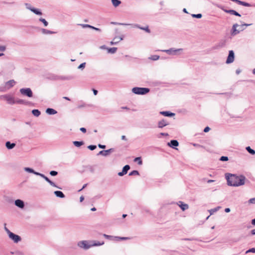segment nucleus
<instances>
[{
    "mask_svg": "<svg viewBox=\"0 0 255 255\" xmlns=\"http://www.w3.org/2000/svg\"><path fill=\"white\" fill-rule=\"evenodd\" d=\"M159 56L156 55H152L149 57L150 59H151L152 60H154V61L159 59Z\"/></svg>",
    "mask_w": 255,
    "mask_h": 255,
    "instance_id": "c9c22d12",
    "label": "nucleus"
},
{
    "mask_svg": "<svg viewBox=\"0 0 255 255\" xmlns=\"http://www.w3.org/2000/svg\"><path fill=\"white\" fill-rule=\"evenodd\" d=\"M5 50V47L4 46H0V51H4Z\"/></svg>",
    "mask_w": 255,
    "mask_h": 255,
    "instance_id": "864d4df0",
    "label": "nucleus"
},
{
    "mask_svg": "<svg viewBox=\"0 0 255 255\" xmlns=\"http://www.w3.org/2000/svg\"><path fill=\"white\" fill-rule=\"evenodd\" d=\"M234 1L238 3L239 4H241V5H244V6H250V4L249 3L245 2H244V1H240L239 0H234Z\"/></svg>",
    "mask_w": 255,
    "mask_h": 255,
    "instance_id": "b1692460",
    "label": "nucleus"
},
{
    "mask_svg": "<svg viewBox=\"0 0 255 255\" xmlns=\"http://www.w3.org/2000/svg\"><path fill=\"white\" fill-rule=\"evenodd\" d=\"M121 138H122V139H123V140H127V138L125 135H122Z\"/></svg>",
    "mask_w": 255,
    "mask_h": 255,
    "instance_id": "69168bd1",
    "label": "nucleus"
},
{
    "mask_svg": "<svg viewBox=\"0 0 255 255\" xmlns=\"http://www.w3.org/2000/svg\"><path fill=\"white\" fill-rule=\"evenodd\" d=\"M123 39V37H116L113 40L110 42L111 45L116 44Z\"/></svg>",
    "mask_w": 255,
    "mask_h": 255,
    "instance_id": "f3484780",
    "label": "nucleus"
},
{
    "mask_svg": "<svg viewBox=\"0 0 255 255\" xmlns=\"http://www.w3.org/2000/svg\"><path fill=\"white\" fill-rule=\"evenodd\" d=\"M119 24L123 25H132L133 27L138 28L140 29L145 30L146 32H147L148 33H150V32L149 29L148 28V26L143 27H140V26H139L137 24H127V23H119Z\"/></svg>",
    "mask_w": 255,
    "mask_h": 255,
    "instance_id": "1a4fd4ad",
    "label": "nucleus"
},
{
    "mask_svg": "<svg viewBox=\"0 0 255 255\" xmlns=\"http://www.w3.org/2000/svg\"><path fill=\"white\" fill-rule=\"evenodd\" d=\"M54 194L58 197L63 198L65 197V195L62 191H56L54 192Z\"/></svg>",
    "mask_w": 255,
    "mask_h": 255,
    "instance_id": "5701e85b",
    "label": "nucleus"
},
{
    "mask_svg": "<svg viewBox=\"0 0 255 255\" xmlns=\"http://www.w3.org/2000/svg\"><path fill=\"white\" fill-rule=\"evenodd\" d=\"M248 202L249 204H255V198L250 199Z\"/></svg>",
    "mask_w": 255,
    "mask_h": 255,
    "instance_id": "79ce46f5",
    "label": "nucleus"
},
{
    "mask_svg": "<svg viewBox=\"0 0 255 255\" xmlns=\"http://www.w3.org/2000/svg\"><path fill=\"white\" fill-rule=\"evenodd\" d=\"M79 25L81 26L83 28H91L92 25L87 24H79Z\"/></svg>",
    "mask_w": 255,
    "mask_h": 255,
    "instance_id": "ea45409f",
    "label": "nucleus"
},
{
    "mask_svg": "<svg viewBox=\"0 0 255 255\" xmlns=\"http://www.w3.org/2000/svg\"><path fill=\"white\" fill-rule=\"evenodd\" d=\"M88 148L91 150H93L96 148V146L94 145H90L88 146Z\"/></svg>",
    "mask_w": 255,
    "mask_h": 255,
    "instance_id": "37998d69",
    "label": "nucleus"
},
{
    "mask_svg": "<svg viewBox=\"0 0 255 255\" xmlns=\"http://www.w3.org/2000/svg\"><path fill=\"white\" fill-rule=\"evenodd\" d=\"M218 208H219V207L211 209L210 210V214L212 215L214 213L217 212L218 211Z\"/></svg>",
    "mask_w": 255,
    "mask_h": 255,
    "instance_id": "a19ab883",
    "label": "nucleus"
},
{
    "mask_svg": "<svg viewBox=\"0 0 255 255\" xmlns=\"http://www.w3.org/2000/svg\"><path fill=\"white\" fill-rule=\"evenodd\" d=\"M31 11L34 13L35 14L41 15H42V13L41 11V10L39 9H37L35 8H33V9H31Z\"/></svg>",
    "mask_w": 255,
    "mask_h": 255,
    "instance_id": "393cba45",
    "label": "nucleus"
},
{
    "mask_svg": "<svg viewBox=\"0 0 255 255\" xmlns=\"http://www.w3.org/2000/svg\"><path fill=\"white\" fill-rule=\"evenodd\" d=\"M19 92L21 95L29 98H31L33 96L32 92L29 88H21L20 89Z\"/></svg>",
    "mask_w": 255,
    "mask_h": 255,
    "instance_id": "0eeeda50",
    "label": "nucleus"
},
{
    "mask_svg": "<svg viewBox=\"0 0 255 255\" xmlns=\"http://www.w3.org/2000/svg\"><path fill=\"white\" fill-rule=\"evenodd\" d=\"M98 146H99V148H102V149H105L106 148V145H102V144H99L98 145Z\"/></svg>",
    "mask_w": 255,
    "mask_h": 255,
    "instance_id": "4d7b16f0",
    "label": "nucleus"
},
{
    "mask_svg": "<svg viewBox=\"0 0 255 255\" xmlns=\"http://www.w3.org/2000/svg\"><path fill=\"white\" fill-rule=\"evenodd\" d=\"M210 128H209V127H206V128H204V131L205 132H207L209 131L210 130Z\"/></svg>",
    "mask_w": 255,
    "mask_h": 255,
    "instance_id": "5fc2aeb1",
    "label": "nucleus"
},
{
    "mask_svg": "<svg viewBox=\"0 0 255 255\" xmlns=\"http://www.w3.org/2000/svg\"><path fill=\"white\" fill-rule=\"evenodd\" d=\"M57 171H51L50 172V174L51 175H56L57 174Z\"/></svg>",
    "mask_w": 255,
    "mask_h": 255,
    "instance_id": "3c124183",
    "label": "nucleus"
},
{
    "mask_svg": "<svg viewBox=\"0 0 255 255\" xmlns=\"http://www.w3.org/2000/svg\"><path fill=\"white\" fill-rule=\"evenodd\" d=\"M132 92L137 95H144L149 92V89L147 88L134 87L132 89Z\"/></svg>",
    "mask_w": 255,
    "mask_h": 255,
    "instance_id": "20e7f679",
    "label": "nucleus"
},
{
    "mask_svg": "<svg viewBox=\"0 0 255 255\" xmlns=\"http://www.w3.org/2000/svg\"><path fill=\"white\" fill-rule=\"evenodd\" d=\"M139 173L137 170H133L128 175H138Z\"/></svg>",
    "mask_w": 255,
    "mask_h": 255,
    "instance_id": "58836bf2",
    "label": "nucleus"
},
{
    "mask_svg": "<svg viewBox=\"0 0 255 255\" xmlns=\"http://www.w3.org/2000/svg\"><path fill=\"white\" fill-rule=\"evenodd\" d=\"M46 181H47L51 186L56 187L54 182L51 181L47 176H42Z\"/></svg>",
    "mask_w": 255,
    "mask_h": 255,
    "instance_id": "c756f323",
    "label": "nucleus"
},
{
    "mask_svg": "<svg viewBox=\"0 0 255 255\" xmlns=\"http://www.w3.org/2000/svg\"><path fill=\"white\" fill-rule=\"evenodd\" d=\"M251 24H244V25H239L238 24H235L233 25L232 27V29L231 31L232 35H236L240 33V31H242L244 30V26H249L251 25Z\"/></svg>",
    "mask_w": 255,
    "mask_h": 255,
    "instance_id": "7ed1b4c3",
    "label": "nucleus"
},
{
    "mask_svg": "<svg viewBox=\"0 0 255 255\" xmlns=\"http://www.w3.org/2000/svg\"><path fill=\"white\" fill-rule=\"evenodd\" d=\"M14 204L15 206H16L17 207H18L21 209L23 208L24 207V202L22 200H20V199L16 200L14 202Z\"/></svg>",
    "mask_w": 255,
    "mask_h": 255,
    "instance_id": "4468645a",
    "label": "nucleus"
},
{
    "mask_svg": "<svg viewBox=\"0 0 255 255\" xmlns=\"http://www.w3.org/2000/svg\"><path fill=\"white\" fill-rule=\"evenodd\" d=\"M32 114L35 117H38L40 115V112L38 110H33L32 111Z\"/></svg>",
    "mask_w": 255,
    "mask_h": 255,
    "instance_id": "2f4dec72",
    "label": "nucleus"
},
{
    "mask_svg": "<svg viewBox=\"0 0 255 255\" xmlns=\"http://www.w3.org/2000/svg\"><path fill=\"white\" fill-rule=\"evenodd\" d=\"M42 33L45 34H51L55 33V32H54V31H50V30H47L46 29H44V28L42 29Z\"/></svg>",
    "mask_w": 255,
    "mask_h": 255,
    "instance_id": "a878e982",
    "label": "nucleus"
},
{
    "mask_svg": "<svg viewBox=\"0 0 255 255\" xmlns=\"http://www.w3.org/2000/svg\"><path fill=\"white\" fill-rule=\"evenodd\" d=\"M84 200V197L83 196H81L80 198V202H82Z\"/></svg>",
    "mask_w": 255,
    "mask_h": 255,
    "instance_id": "052dcab7",
    "label": "nucleus"
},
{
    "mask_svg": "<svg viewBox=\"0 0 255 255\" xmlns=\"http://www.w3.org/2000/svg\"><path fill=\"white\" fill-rule=\"evenodd\" d=\"M100 48L101 49H107V48H107V47H106V46L105 45H102V46H101L100 47Z\"/></svg>",
    "mask_w": 255,
    "mask_h": 255,
    "instance_id": "bf43d9fd",
    "label": "nucleus"
},
{
    "mask_svg": "<svg viewBox=\"0 0 255 255\" xmlns=\"http://www.w3.org/2000/svg\"><path fill=\"white\" fill-rule=\"evenodd\" d=\"M221 8L226 13H230L233 15H235L238 16H241L240 14L234 10H227L224 7H221Z\"/></svg>",
    "mask_w": 255,
    "mask_h": 255,
    "instance_id": "ddd939ff",
    "label": "nucleus"
},
{
    "mask_svg": "<svg viewBox=\"0 0 255 255\" xmlns=\"http://www.w3.org/2000/svg\"><path fill=\"white\" fill-rule=\"evenodd\" d=\"M91 28L93 29H94V30H95L96 31H101V29H99L98 28H97V27H95L93 26H92Z\"/></svg>",
    "mask_w": 255,
    "mask_h": 255,
    "instance_id": "13d9d810",
    "label": "nucleus"
},
{
    "mask_svg": "<svg viewBox=\"0 0 255 255\" xmlns=\"http://www.w3.org/2000/svg\"><path fill=\"white\" fill-rule=\"evenodd\" d=\"M192 16L193 17H196V18H200L202 17V14L199 13V14H193L192 15Z\"/></svg>",
    "mask_w": 255,
    "mask_h": 255,
    "instance_id": "a18cd8bd",
    "label": "nucleus"
},
{
    "mask_svg": "<svg viewBox=\"0 0 255 255\" xmlns=\"http://www.w3.org/2000/svg\"><path fill=\"white\" fill-rule=\"evenodd\" d=\"M114 149L113 148H110L106 150H101L97 154V155H102L104 156H107L109 155L110 153L114 151Z\"/></svg>",
    "mask_w": 255,
    "mask_h": 255,
    "instance_id": "f8f14e48",
    "label": "nucleus"
},
{
    "mask_svg": "<svg viewBox=\"0 0 255 255\" xmlns=\"http://www.w3.org/2000/svg\"><path fill=\"white\" fill-rule=\"evenodd\" d=\"M252 224L253 225H255V218L252 221Z\"/></svg>",
    "mask_w": 255,
    "mask_h": 255,
    "instance_id": "774afa93",
    "label": "nucleus"
},
{
    "mask_svg": "<svg viewBox=\"0 0 255 255\" xmlns=\"http://www.w3.org/2000/svg\"><path fill=\"white\" fill-rule=\"evenodd\" d=\"M39 20L43 23L45 26H47L48 25V23L44 18H40Z\"/></svg>",
    "mask_w": 255,
    "mask_h": 255,
    "instance_id": "f704fd0d",
    "label": "nucleus"
},
{
    "mask_svg": "<svg viewBox=\"0 0 255 255\" xmlns=\"http://www.w3.org/2000/svg\"><path fill=\"white\" fill-rule=\"evenodd\" d=\"M77 245L79 247L82 248L84 250H88L92 247L91 241H82L78 243Z\"/></svg>",
    "mask_w": 255,
    "mask_h": 255,
    "instance_id": "39448f33",
    "label": "nucleus"
},
{
    "mask_svg": "<svg viewBox=\"0 0 255 255\" xmlns=\"http://www.w3.org/2000/svg\"><path fill=\"white\" fill-rule=\"evenodd\" d=\"M85 65H86V63H83L79 66L78 68L81 69L82 68H84L85 66Z\"/></svg>",
    "mask_w": 255,
    "mask_h": 255,
    "instance_id": "8fccbe9b",
    "label": "nucleus"
},
{
    "mask_svg": "<svg viewBox=\"0 0 255 255\" xmlns=\"http://www.w3.org/2000/svg\"><path fill=\"white\" fill-rule=\"evenodd\" d=\"M160 114L163 115L164 116H166V117H171V116H173L175 115L174 113H171L168 111L160 112Z\"/></svg>",
    "mask_w": 255,
    "mask_h": 255,
    "instance_id": "412c9836",
    "label": "nucleus"
},
{
    "mask_svg": "<svg viewBox=\"0 0 255 255\" xmlns=\"http://www.w3.org/2000/svg\"><path fill=\"white\" fill-rule=\"evenodd\" d=\"M130 169V166L128 165H125L122 170L123 173H124L125 174L127 173L128 171Z\"/></svg>",
    "mask_w": 255,
    "mask_h": 255,
    "instance_id": "cd10ccee",
    "label": "nucleus"
},
{
    "mask_svg": "<svg viewBox=\"0 0 255 255\" xmlns=\"http://www.w3.org/2000/svg\"><path fill=\"white\" fill-rule=\"evenodd\" d=\"M250 252L255 253V248L250 249V250H249L248 251H247L246 252V253H250Z\"/></svg>",
    "mask_w": 255,
    "mask_h": 255,
    "instance_id": "de8ad7c7",
    "label": "nucleus"
},
{
    "mask_svg": "<svg viewBox=\"0 0 255 255\" xmlns=\"http://www.w3.org/2000/svg\"><path fill=\"white\" fill-rule=\"evenodd\" d=\"M117 50L116 47L108 48H107L108 52L109 53H115Z\"/></svg>",
    "mask_w": 255,
    "mask_h": 255,
    "instance_id": "c85d7f7f",
    "label": "nucleus"
},
{
    "mask_svg": "<svg viewBox=\"0 0 255 255\" xmlns=\"http://www.w3.org/2000/svg\"><path fill=\"white\" fill-rule=\"evenodd\" d=\"M25 5L26 8L27 9L30 10V11H31V9H33L34 8L33 7L31 6L30 4L28 3H25Z\"/></svg>",
    "mask_w": 255,
    "mask_h": 255,
    "instance_id": "4c0bfd02",
    "label": "nucleus"
},
{
    "mask_svg": "<svg viewBox=\"0 0 255 255\" xmlns=\"http://www.w3.org/2000/svg\"><path fill=\"white\" fill-rule=\"evenodd\" d=\"M46 113L47 114H49V115H55L56 114L57 112L56 110H55L54 109H51V108H48L46 109Z\"/></svg>",
    "mask_w": 255,
    "mask_h": 255,
    "instance_id": "4be33fe9",
    "label": "nucleus"
},
{
    "mask_svg": "<svg viewBox=\"0 0 255 255\" xmlns=\"http://www.w3.org/2000/svg\"><path fill=\"white\" fill-rule=\"evenodd\" d=\"M251 234L252 235H255V229H253L251 231Z\"/></svg>",
    "mask_w": 255,
    "mask_h": 255,
    "instance_id": "0e129e2a",
    "label": "nucleus"
},
{
    "mask_svg": "<svg viewBox=\"0 0 255 255\" xmlns=\"http://www.w3.org/2000/svg\"><path fill=\"white\" fill-rule=\"evenodd\" d=\"M4 225L5 226L6 224H5ZM4 230L7 233L8 236L10 234V233H11L5 226L4 227Z\"/></svg>",
    "mask_w": 255,
    "mask_h": 255,
    "instance_id": "09e8293b",
    "label": "nucleus"
},
{
    "mask_svg": "<svg viewBox=\"0 0 255 255\" xmlns=\"http://www.w3.org/2000/svg\"><path fill=\"white\" fill-rule=\"evenodd\" d=\"M176 204L179 206L182 211H184L189 208V205L187 204L184 203L183 202L179 201Z\"/></svg>",
    "mask_w": 255,
    "mask_h": 255,
    "instance_id": "9d476101",
    "label": "nucleus"
},
{
    "mask_svg": "<svg viewBox=\"0 0 255 255\" xmlns=\"http://www.w3.org/2000/svg\"><path fill=\"white\" fill-rule=\"evenodd\" d=\"M80 130L84 133H85L86 132V129L85 128H80Z\"/></svg>",
    "mask_w": 255,
    "mask_h": 255,
    "instance_id": "6e6d98bb",
    "label": "nucleus"
},
{
    "mask_svg": "<svg viewBox=\"0 0 255 255\" xmlns=\"http://www.w3.org/2000/svg\"><path fill=\"white\" fill-rule=\"evenodd\" d=\"M24 169L25 171L30 173H33L36 175H44L43 174L34 171L32 168L29 167H25Z\"/></svg>",
    "mask_w": 255,
    "mask_h": 255,
    "instance_id": "2eb2a0df",
    "label": "nucleus"
},
{
    "mask_svg": "<svg viewBox=\"0 0 255 255\" xmlns=\"http://www.w3.org/2000/svg\"><path fill=\"white\" fill-rule=\"evenodd\" d=\"M103 236L105 238L109 240H112L114 238V237L112 236L107 235L106 234H104Z\"/></svg>",
    "mask_w": 255,
    "mask_h": 255,
    "instance_id": "c03bdc74",
    "label": "nucleus"
},
{
    "mask_svg": "<svg viewBox=\"0 0 255 255\" xmlns=\"http://www.w3.org/2000/svg\"><path fill=\"white\" fill-rule=\"evenodd\" d=\"M87 184H84L83 185V187L81 189L79 190V191H81V190H82L83 189H84L87 186Z\"/></svg>",
    "mask_w": 255,
    "mask_h": 255,
    "instance_id": "680f3d73",
    "label": "nucleus"
},
{
    "mask_svg": "<svg viewBox=\"0 0 255 255\" xmlns=\"http://www.w3.org/2000/svg\"><path fill=\"white\" fill-rule=\"evenodd\" d=\"M160 51L165 52L169 55H174L175 54V49L174 48H170L168 50H161Z\"/></svg>",
    "mask_w": 255,
    "mask_h": 255,
    "instance_id": "dca6fc26",
    "label": "nucleus"
},
{
    "mask_svg": "<svg viewBox=\"0 0 255 255\" xmlns=\"http://www.w3.org/2000/svg\"><path fill=\"white\" fill-rule=\"evenodd\" d=\"M234 60V53L233 51L230 50L229 51V55L227 58L226 63H232Z\"/></svg>",
    "mask_w": 255,
    "mask_h": 255,
    "instance_id": "9b49d317",
    "label": "nucleus"
},
{
    "mask_svg": "<svg viewBox=\"0 0 255 255\" xmlns=\"http://www.w3.org/2000/svg\"><path fill=\"white\" fill-rule=\"evenodd\" d=\"M8 237L15 243H17L21 240V238L19 236L14 234L12 232L10 233V234L8 235Z\"/></svg>",
    "mask_w": 255,
    "mask_h": 255,
    "instance_id": "6e6552de",
    "label": "nucleus"
},
{
    "mask_svg": "<svg viewBox=\"0 0 255 255\" xmlns=\"http://www.w3.org/2000/svg\"><path fill=\"white\" fill-rule=\"evenodd\" d=\"M93 91L94 94L95 95H96L97 94V93H98L97 90L93 89Z\"/></svg>",
    "mask_w": 255,
    "mask_h": 255,
    "instance_id": "338daca9",
    "label": "nucleus"
},
{
    "mask_svg": "<svg viewBox=\"0 0 255 255\" xmlns=\"http://www.w3.org/2000/svg\"><path fill=\"white\" fill-rule=\"evenodd\" d=\"M134 161L135 162H137L138 164L139 165H141L142 164V160L141 159V157H136L134 159Z\"/></svg>",
    "mask_w": 255,
    "mask_h": 255,
    "instance_id": "72a5a7b5",
    "label": "nucleus"
},
{
    "mask_svg": "<svg viewBox=\"0 0 255 255\" xmlns=\"http://www.w3.org/2000/svg\"><path fill=\"white\" fill-rule=\"evenodd\" d=\"M0 99L4 100L8 104L14 105V104H21V105H26L28 102L26 101L18 98H15V97L11 94H5L1 95L0 97Z\"/></svg>",
    "mask_w": 255,
    "mask_h": 255,
    "instance_id": "f257e3e1",
    "label": "nucleus"
},
{
    "mask_svg": "<svg viewBox=\"0 0 255 255\" xmlns=\"http://www.w3.org/2000/svg\"><path fill=\"white\" fill-rule=\"evenodd\" d=\"M112 0L113 5L115 7H117L121 3V1L119 0Z\"/></svg>",
    "mask_w": 255,
    "mask_h": 255,
    "instance_id": "bb28decb",
    "label": "nucleus"
},
{
    "mask_svg": "<svg viewBox=\"0 0 255 255\" xmlns=\"http://www.w3.org/2000/svg\"><path fill=\"white\" fill-rule=\"evenodd\" d=\"M167 144L173 149H175V140H172L170 142H168Z\"/></svg>",
    "mask_w": 255,
    "mask_h": 255,
    "instance_id": "7c9ffc66",
    "label": "nucleus"
},
{
    "mask_svg": "<svg viewBox=\"0 0 255 255\" xmlns=\"http://www.w3.org/2000/svg\"><path fill=\"white\" fill-rule=\"evenodd\" d=\"M167 124L168 123L166 121L162 120L158 122V127L160 128H162L167 125Z\"/></svg>",
    "mask_w": 255,
    "mask_h": 255,
    "instance_id": "aec40b11",
    "label": "nucleus"
},
{
    "mask_svg": "<svg viewBox=\"0 0 255 255\" xmlns=\"http://www.w3.org/2000/svg\"><path fill=\"white\" fill-rule=\"evenodd\" d=\"M115 238H117V239H121V240H127L128 239V238H127V237H115Z\"/></svg>",
    "mask_w": 255,
    "mask_h": 255,
    "instance_id": "603ef678",
    "label": "nucleus"
},
{
    "mask_svg": "<svg viewBox=\"0 0 255 255\" xmlns=\"http://www.w3.org/2000/svg\"><path fill=\"white\" fill-rule=\"evenodd\" d=\"M15 143H11L10 141H7L5 143V146L8 149H11L15 146Z\"/></svg>",
    "mask_w": 255,
    "mask_h": 255,
    "instance_id": "6ab92c4d",
    "label": "nucleus"
},
{
    "mask_svg": "<svg viewBox=\"0 0 255 255\" xmlns=\"http://www.w3.org/2000/svg\"><path fill=\"white\" fill-rule=\"evenodd\" d=\"M91 243L92 245V247L95 246H102L104 244V242H99V241H91Z\"/></svg>",
    "mask_w": 255,
    "mask_h": 255,
    "instance_id": "a211bd4d",
    "label": "nucleus"
},
{
    "mask_svg": "<svg viewBox=\"0 0 255 255\" xmlns=\"http://www.w3.org/2000/svg\"><path fill=\"white\" fill-rule=\"evenodd\" d=\"M246 149L248 150V151L250 153L252 154H255V151L250 146H248L246 148Z\"/></svg>",
    "mask_w": 255,
    "mask_h": 255,
    "instance_id": "e433bc0d",
    "label": "nucleus"
},
{
    "mask_svg": "<svg viewBox=\"0 0 255 255\" xmlns=\"http://www.w3.org/2000/svg\"><path fill=\"white\" fill-rule=\"evenodd\" d=\"M225 211L226 212V213H229L230 212V209L229 208H226L225 209Z\"/></svg>",
    "mask_w": 255,
    "mask_h": 255,
    "instance_id": "e2e57ef3",
    "label": "nucleus"
},
{
    "mask_svg": "<svg viewBox=\"0 0 255 255\" xmlns=\"http://www.w3.org/2000/svg\"><path fill=\"white\" fill-rule=\"evenodd\" d=\"M228 185L231 186H239L245 184V176H226Z\"/></svg>",
    "mask_w": 255,
    "mask_h": 255,
    "instance_id": "f03ea898",
    "label": "nucleus"
},
{
    "mask_svg": "<svg viewBox=\"0 0 255 255\" xmlns=\"http://www.w3.org/2000/svg\"><path fill=\"white\" fill-rule=\"evenodd\" d=\"M220 160L221 161H228V157L227 156H222L220 158Z\"/></svg>",
    "mask_w": 255,
    "mask_h": 255,
    "instance_id": "49530a36",
    "label": "nucleus"
},
{
    "mask_svg": "<svg viewBox=\"0 0 255 255\" xmlns=\"http://www.w3.org/2000/svg\"><path fill=\"white\" fill-rule=\"evenodd\" d=\"M73 144L75 146L77 147H79L84 144L83 141H74L73 142Z\"/></svg>",
    "mask_w": 255,
    "mask_h": 255,
    "instance_id": "473e14b6",
    "label": "nucleus"
},
{
    "mask_svg": "<svg viewBox=\"0 0 255 255\" xmlns=\"http://www.w3.org/2000/svg\"><path fill=\"white\" fill-rule=\"evenodd\" d=\"M16 82L14 80H10L5 83L4 87L1 86L0 90L1 91H5L14 86Z\"/></svg>",
    "mask_w": 255,
    "mask_h": 255,
    "instance_id": "423d86ee",
    "label": "nucleus"
}]
</instances>
